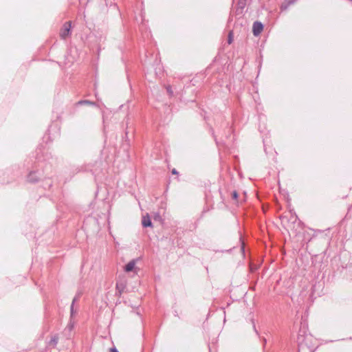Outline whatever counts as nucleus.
<instances>
[{
	"label": "nucleus",
	"instance_id": "f257e3e1",
	"mask_svg": "<svg viewBox=\"0 0 352 352\" xmlns=\"http://www.w3.org/2000/svg\"><path fill=\"white\" fill-rule=\"evenodd\" d=\"M311 340V336L299 333L297 338L298 352H314L312 347L309 345Z\"/></svg>",
	"mask_w": 352,
	"mask_h": 352
},
{
	"label": "nucleus",
	"instance_id": "f03ea898",
	"mask_svg": "<svg viewBox=\"0 0 352 352\" xmlns=\"http://www.w3.org/2000/svg\"><path fill=\"white\" fill-rule=\"evenodd\" d=\"M72 34V22H65L60 30L59 35L62 39H66Z\"/></svg>",
	"mask_w": 352,
	"mask_h": 352
},
{
	"label": "nucleus",
	"instance_id": "7ed1b4c3",
	"mask_svg": "<svg viewBox=\"0 0 352 352\" xmlns=\"http://www.w3.org/2000/svg\"><path fill=\"white\" fill-rule=\"evenodd\" d=\"M126 287V280H119L116 283V294L121 296Z\"/></svg>",
	"mask_w": 352,
	"mask_h": 352
},
{
	"label": "nucleus",
	"instance_id": "20e7f679",
	"mask_svg": "<svg viewBox=\"0 0 352 352\" xmlns=\"http://www.w3.org/2000/svg\"><path fill=\"white\" fill-rule=\"evenodd\" d=\"M263 25L261 22L256 21L253 23L252 31L255 36L258 35L263 30Z\"/></svg>",
	"mask_w": 352,
	"mask_h": 352
},
{
	"label": "nucleus",
	"instance_id": "39448f33",
	"mask_svg": "<svg viewBox=\"0 0 352 352\" xmlns=\"http://www.w3.org/2000/svg\"><path fill=\"white\" fill-rule=\"evenodd\" d=\"M135 264H136V260L133 259L131 261H129L124 267V270L126 272H130L135 271L136 270L135 268Z\"/></svg>",
	"mask_w": 352,
	"mask_h": 352
},
{
	"label": "nucleus",
	"instance_id": "423d86ee",
	"mask_svg": "<svg viewBox=\"0 0 352 352\" xmlns=\"http://www.w3.org/2000/svg\"><path fill=\"white\" fill-rule=\"evenodd\" d=\"M142 226L144 228L152 226V223H151V219L148 214H146L142 217Z\"/></svg>",
	"mask_w": 352,
	"mask_h": 352
},
{
	"label": "nucleus",
	"instance_id": "0eeeda50",
	"mask_svg": "<svg viewBox=\"0 0 352 352\" xmlns=\"http://www.w3.org/2000/svg\"><path fill=\"white\" fill-rule=\"evenodd\" d=\"M28 182L31 183H35L38 181V177L36 176L35 172H31L29 175L28 176Z\"/></svg>",
	"mask_w": 352,
	"mask_h": 352
},
{
	"label": "nucleus",
	"instance_id": "6e6552de",
	"mask_svg": "<svg viewBox=\"0 0 352 352\" xmlns=\"http://www.w3.org/2000/svg\"><path fill=\"white\" fill-rule=\"evenodd\" d=\"M296 0H285V2L283 3L281 6H280V9L281 10H285L288 8V7L291 5V4H293Z\"/></svg>",
	"mask_w": 352,
	"mask_h": 352
},
{
	"label": "nucleus",
	"instance_id": "1a4fd4ad",
	"mask_svg": "<svg viewBox=\"0 0 352 352\" xmlns=\"http://www.w3.org/2000/svg\"><path fill=\"white\" fill-rule=\"evenodd\" d=\"M247 1L248 0H239L238 8L243 10L247 4Z\"/></svg>",
	"mask_w": 352,
	"mask_h": 352
},
{
	"label": "nucleus",
	"instance_id": "9d476101",
	"mask_svg": "<svg viewBox=\"0 0 352 352\" xmlns=\"http://www.w3.org/2000/svg\"><path fill=\"white\" fill-rule=\"evenodd\" d=\"M58 343V338L56 336H54L50 341V345H52L55 346Z\"/></svg>",
	"mask_w": 352,
	"mask_h": 352
},
{
	"label": "nucleus",
	"instance_id": "9b49d317",
	"mask_svg": "<svg viewBox=\"0 0 352 352\" xmlns=\"http://www.w3.org/2000/svg\"><path fill=\"white\" fill-rule=\"evenodd\" d=\"M77 104H92V105H94L95 103H94V102H91V101H89V100H80V101H79Z\"/></svg>",
	"mask_w": 352,
	"mask_h": 352
},
{
	"label": "nucleus",
	"instance_id": "f8f14e48",
	"mask_svg": "<svg viewBox=\"0 0 352 352\" xmlns=\"http://www.w3.org/2000/svg\"><path fill=\"white\" fill-rule=\"evenodd\" d=\"M232 42V32H230L228 34V43L231 44Z\"/></svg>",
	"mask_w": 352,
	"mask_h": 352
},
{
	"label": "nucleus",
	"instance_id": "ddd939ff",
	"mask_svg": "<svg viewBox=\"0 0 352 352\" xmlns=\"http://www.w3.org/2000/svg\"><path fill=\"white\" fill-rule=\"evenodd\" d=\"M76 299H77V297H75V298H74L73 302H72V304L71 307H70V309H71V315H72V316H73V314H74V304L75 301L76 300Z\"/></svg>",
	"mask_w": 352,
	"mask_h": 352
},
{
	"label": "nucleus",
	"instance_id": "4468645a",
	"mask_svg": "<svg viewBox=\"0 0 352 352\" xmlns=\"http://www.w3.org/2000/svg\"><path fill=\"white\" fill-rule=\"evenodd\" d=\"M232 197L233 199H237L238 198V193L236 191H233L232 193Z\"/></svg>",
	"mask_w": 352,
	"mask_h": 352
},
{
	"label": "nucleus",
	"instance_id": "2eb2a0df",
	"mask_svg": "<svg viewBox=\"0 0 352 352\" xmlns=\"http://www.w3.org/2000/svg\"><path fill=\"white\" fill-rule=\"evenodd\" d=\"M166 91L167 94L169 96H171L173 94V89H166Z\"/></svg>",
	"mask_w": 352,
	"mask_h": 352
},
{
	"label": "nucleus",
	"instance_id": "dca6fc26",
	"mask_svg": "<svg viewBox=\"0 0 352 352\" xmlns=\"http://www.w3.org/2000/svg\"><path fill=\"white\" fill-rule=\"evenodd\" d=\"M172 173H173V175H177V174H178V172L176 170V169L173 168V169L172 170Z\"/></svg>",
	"mask_w": 352,
	"mask_h": 352
},
{
	"label": "nucleus",
	"instance_id": "f3484780",
	"mask_svg": "<svg viewBox=\"0 0 352 352\" xmlns=\"http://www.w3.org/2000/svg\"><path fill=\"white\" fill-rule=\"evenodd\" d=\"M110 352H118L116 348H111L110 349Z\"/></svg>",
	"mask_w": 352,
	"mask_h": 352
},
{
	"label": "nucleus",
	"instance_id": "a211bd4d",
	"mask_svg": "<svg viewBox=\"0 0 352 352\" xmlns=\"http://www.w3.org/2000/svg\"><path fill=\"white\" fill-rule=\"evenodd\" d=\"M157 69L159 70V72L161 73L162 72V69H161V67L160 65H158L157 67Z\"/></svg>",
	"mask_w": 352,
	"mask_h": 352
},
{
	"label": "nucleus",
	"instance_id": "6ab92c4d",
	"mask_svg": "<svg viewBox=\"0 0 352 352\" xmlns=\"http://www.w3.org/2000/svg\"><path fill=\"white\" fill-rule=\"evenodd\" d=\"M292 219L294 220V221H295L297 219V217L296 216H292Z\"/></svg>",
	"mask_w": 352,
	"mask_h": 352
},
{
	"label": "nucleus",
	"instance_id": "aec40b11",
	"mask_svg": "<svg viewBox=\"0 0 352 352\" xmlns=\"http://www.w3.org/2000/svg\"><path fill=\"white\" fill-rule=\"evenodd\" d=\"M68 328H69V331H71V330H72V325H69V326H68Z\"/></svg>",
	"mask_w": 352,
	"mask_h": 352
},
{
	"label": "nucleus",
	"instance_id": "412c9836",
	"mask_svg": "<svg viewBox=\"0 0 352 352\" xmlns=\"http://www.w3.org/2000/svg\"><path fill=\"white\" fill-rule=\"evenodd\" d=\"M253 327H254V330H255L256 333L258 334V332H257V331H256V327H255V325H254V324L253 325Z\"/></svg>",
	"mask_w": 352,
	"mask_h": 352
},
{
	"label": "nucleus",
	"instance_id": "4be33fe9",
	"mask_svg": "<svg viewBox=\"0 0 352 352\" xmlns=\"http://www.w3.org/2000/svg\"><path fill=\"white\" fill-rule=\"evenodd\" d=\"M263 342H264L265 343H266V339H265V338H263Z\"/></svg>",
	"mask_w": 352,
	"mask_h": 352
},
{
	"label": "nucleus",
	"instance_id": "5701e85b",
	"mask_svg": "<svg viewBox=\"0 0 352 352\" xmlns=\"http://www.w3.org/2000/svg\"><path fill=\"white\" fill-rule=\"evenodd\" d=\"M285 219H286V217H283V221H284Z\"/></svg>",
	"mask_w": 352,
	"mask_h": 352
}]
</instances>
